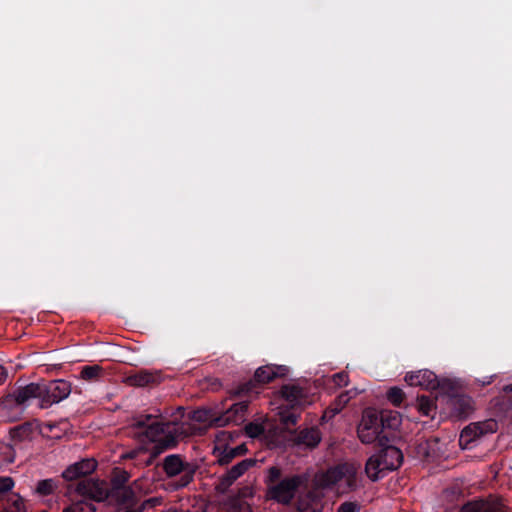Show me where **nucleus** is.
<instances>
[{"instance_id":"f257e3e1","label":"nucleus","mask_w":512,"mask_h":512,"mask_svg":"<svg viewBox=\"0 0 512 512\" xmlns=\"http://www.w3.org/2000/svg\"><path fill=\"white\" fill-rule=\"evenodd\" d=\"M133 428L139 446L125 457L135 460L137 465L150 466L160 454L175 448L182 435L177 423L152 414L135 417Z\"/></svg>"},{"instance_id":"f03ea898","label":"nucleus","mask_w":512,"mask_h":512,"mask_svg":"<svg viewBox=\"0 0 512 512\" xmlns=\"http://www.w3.org/2000/svg\"><path fill=\"white\" fill-rule=\"evenodd\" d=\"M306 478L300 474H283L279 466H270L264 476L266 498L281 505H290Z\"/></svg>"},{"instance_id":"7ed1b4c3","label":"nucleus","mask_w":512,"mask_h":512,"mask_svg":"<svg viewBox=\"0 0 512 512\" xmlns=\"http://www.w3.org/2000/svg\"><path fill=\"white\" fill-rule=\"evenodd\" d=\"M97 468V462L92 458L82 459L68 466L62 477L66 481L81 479L76 485V492L93 501L101 502L107 498L106 489L96 480L86 478Z\"/></svg>"},{"instance_id":"20e7f679","label":"nucleus","mask_w":512,"mask_h":512,"mask_svg":"<svg viewBox=\"0 0 512 512\" xmlns=\"http://www.w3.org/2000/svg\"><path fill=\"white\" fill-rule=\"evenodd\" d=\"M97 468V462L92 458L82 459L68 466L62 477L66 481L81 479L76 485V492L93 501L101 502L107 498L106 489L96 480L86 478Z\"/></svg>"},{"instance_id":"39448f33","label":"nucleus","mask_w":512,"mask_h":512,"mask_svg":"<svg viewBox=\"0 0 512 512\" xmlns=\"http://www.w3.org/2000/svg\"><path fill=\"white\" fill-rule=\"evenodd\" d=\"M379 447L378 453L370 456L365 464V473L373 482L384 477L385 472L398 469L403 463L404 456L399 448L389 445L388 441H383Z\"/></svg>"},{"instance_id":"423d86ee","label":"nucleus","mask_w":512,"mask_h":512,"mask_svg":"<svg viewBox=\"0 0 512 512\" xmlns=\"http://www.w3.org/2000/svg\"><path fill=\"white\" fill-rule=\"evenodd\" d=\"M33 398L39 399V408L48 409L66 399L72 390L71 383L64 379L29 383Z\"/></svg>"},{"instance_id":"0eeeda50","label":"nucleus","mask_w":512,"mask_h":512,"mask_svg":"<svg viewBox=\"0 0 512 512\" xmlns=\"http://www.w3.org/2000/svg\"><path fill=\"white\" fill-rule=\"evenodd\" d=\"M286 368L284 366L265 365L259 367L254 377L244 383L237 385L231 391V395L235 398L252 397L260 393L262 385L272 382L280 375H284Z\"/></svg>"},{"instance_id":"6e6552de","label":"nucleus","mask_w":512,"mask_h":512,"mask_svg":"<svg viewBox=\"0 0 512 512\" xmlns=\"http://www.w3.org/2000/svg\"><path fill=\"white\" fill-rule=\"evenodd\" d=\"M162 468L168 478L179 476L172 485L175 490L187 487L198 469L197 464L187 462L180 454H171L164 458Z\"/></svg>"},{"instance_id":"1a4fd4ad","label":"nucleus","mask_w":512,"mask_h":512,"mask_svg":"<svg viewBox=\"0 0 512 512\" xmlns=\"http://www.w3.org/2000/svg\"><path fill=\"white\" fill-rule=\"evenodd\" d=\"M30 384L19 386L0 398V413L10 421L19 419L33 398Z\"/></svg>"},{"instance_id":"9d476101","label":"nucleus","mask_w":512,"mask_h":512,"mask_svg":"<svg viewBox=\"0 0 512 512\" xmlns=\"http://www.w3.org/2000/svg\"><path fill=\"white\" fill-rule=\"evenodd\" d=\"M357 434L360 441L365 444L377 442L379 446L383 444V441H389V436L383 434L380 428L377 411L371 408L364 410L361 422L357 428Z\"/></svg>"},{"instance_id":"9b49d317","label":"nucleus","mask_w":512,"mask_h":512,"mask_svg":"<svg viewBox=\"0 0 512 512\" xmlns=\"http://www.w3.org/2000/svg\"><path fill=\"white\" fill-rule=\"evenodd\" d=\"M257 463L256 459L246 458L227 468L225 473L218 477L215 489L220 494H225L230 487L250 468Z\"/></svg>"},{"instance_id":"f8f14e48","label":"nucleus","mask_w":512,"mask_h":512,"mask_svg":"<svg viewBox=\"0 0 512 512\" xmlns=\"http://www.w3.org/2000/svg\"><path fill=\"white\" fill-rule=\"evenodd\" d=\"M508 508L502 500L494 495L475 498L464 503L460 512H507Z\"/></svg>"},{"instance_id":"ddd939ff","label":"nucleus","mask_w":512,"mask_h":512,"mask_svg":"<svg viewBox=\"0 0 512 512\" xmlns=\"http://www.w3.org/2000/svg\"><path fill=\"white\" fill-rule=\"evenodd\" d=\"M249 401H239L231 405L226 411L218 414L216 427H224L230 424L240 425L246 421Z\"/></svg>"},{"instance_id":"4468645a","label":"nucleus","mask_w":512,"mask_h":512,"mask_svg":"<svg viewBox=\"0 0 512 512\" xmlns=\"http://www.w3.org/2000/svg\"><path fill=\"white\" fill-rule=\"evenodd\" d=\"M405 381L410 386H419L426 390H435L439 387L436 374L427 369L407 373Z\"/></svg>"},{"instance_id":"2eb2a0df","label":"nucleus","mask_w":512,"mask_h":512,"mask_svg":"<svg viewBox=\"0 0 512 512\" xmlns=\"http://www.w3.org/2000/svg\"><path fill=\"white\" fill-rule=\"evenodd\" d=\"M163 380L159 371L140 370L129 374L125 378V383L134 387H145L160 384Z\"/></svg>"},{"instance_id":"dca6fc26","label":"nucleus","mask_w":512,"mask_h":512,"mask_svg":"<svg viewBox=\"0 0 512 512\" xmlns=\"http://www.w3.org/2000/svg\"><path fill=\"white\" fill-rule=\"evenodd\" d=\"M115 498L122 512H139V500L135 492L127 486L118 487L115 490Z\"/></svg>"},{"instance_id":"f3484780","label":"nucleus","mask_w":512,"mask_h":512,"mask_svg":"<svg viewBox=\"0 0 512 512\" xmlns=\"http://www.w3.org/2000/svg\"><path fill=\"white\" fill-rule=\"evenodd\" d=\"M360 466L354 463L341 464L340 472L344 476L345 485L348 491H356L363 487V477L359 472Z\"/></svg>"},{"instance_id":"a211bd4d","label":"nucleus","mask_w":512,"mask_h":512,"mask_svg":"<svg viewBox=\"0 0 512 512\" xmlns=\"http://www.w3.org/2000/svg\"><path fill=\"white\" fill-rule=\"evenodd\" d=\"M449 406L454 416L465 419L472 410V398L464 394H455L449 398Z\"/></svg>"},{"instance_id":"6ab92c4d","label":"nucleus","mask_w":512,"mask_h":512,"mask_svg":"<svg viewBox=\"0 0 512 512\" xmlns=\"http://www.w3.org/2000/svg\"><path fill=\"white\" fill-rule=\"evenodd\" d=\"M321 441V432L316 427L305 428L294 431V442L296 445L314 449Z\"/></svg>"},{"instance_id":"aec40b11","label":"nucleus","mask_w":512,"mask_h":512,"mask_svg":"<svg viewBox=\"0 0 512 512\" xmlns=\"http://www.w3.org/2000/svg\"><path fill=\"white\" fill-rule=\"evenodd\" d=\"M247 451L246 444H240L236 447L225 446L222 450L215 449L214 455L220 466H228L235 458L245 455Z\"/></svg>"},{"instance_id":"412c9836","label":"nucleus","mask_w":512,"mask_h":512,"mask_svg":"<svg viewBox=\"0 0 512 512\" xmlns=\"http://www.w3.org/2000/svg\"><path fill=\"white\" fill-rule=\"evenodd\" d=\"M281 394L292 409L302 407L306 402V393L304 389L298 385H284L281 388Z\"/></svg>"},{"instance_id":"4be33fe9","label":"nucleus","mask_w":512,"mask_h":512,"mask_svg":"<svg viewBox=\"0 0 512 512\" xmlns=\"http://www.w3.org/2000/svg\"><path fill=\"white\" fill-rule=\"evenodd\" d=\"M480 437H482V432L479 431V427L471 423L461 431L458 441L459 446L463 450H471L477 445Z\"/></svg>"},{"instance_id":"5701e85b","label":"nucleus","mask_w":512,"mask_h":512,"mask_svg":"<svg viewBox=\"0 0 512 512\" xmlns=\"http://www.w3.org/2000/svg\"><path fill=\"white\" fill-rule=\"evenodd\" d=\"M36 428L35 421H26L20 425L14 426L9 430L11 440L16 444L32 439Z\"/></svg>"},{"instance_id":"b1692460","label":"nucleus","mask_w":512,"mask_h":512,"mask_svg":"<svg viewBox=\"0 0 512 512\" xmlns=\"http://www.w3.org/2000/svg\"><path fill=\"white\" fill-rule=\"evenodd\" d=\"M377 418L383 434H387V430H396L400 425V416L397 412L383 410L377 412Z\"/></svg>"},{"instance_id":"393cba45","label":"nucleus","mask_w":512,"mask_h":512,"mask_svg":"<svg viewBox=\"0 0 512 512\" xmlns=\"http://www.w3.org/2000/svg\"><path fill=\"white\" fill-rule=\"evenodd\" d=\"M218 414L211 409L200 408L192 412L191 419L195 422L216 427Z\"/></svg>"},{"instance_id":"a878e982","label":"nucleus","mask_w":512,"mask_h":512,"mask_svg":"<svg viewBox=\"0 0 512 512\" xmlns=\"http://www.w3.org/2000/svg\"><path fill=\"white\" fill-rule=\"evenodd\" d=\"M103 376V368L99 365L83 366L80 378L88 382H96Z\"/></svg>"},{"instance_id":"bb28decb","label":"nucleus","mask_w":512,"mask_h":512,"mask_svg":"<svg viewBox=\"0 0 512 512\" xmlns=\"http://www.w3.org/2000/svg\"><path fill=\"white\" fill-rule=\"evenodd\" d=\"M322 509L321 501L315 496H309L306 500L300 501L298 504L299 512H322Z\"/></svg>"},{"instance_id":"cd10ccee","label":"nucleus","mask_w":512,"mask_h":512,"mask_svg":"<svg viewBox=\"0 0 512 512\" xmlns=\"http://www.w3.org/2000/svg\"><path fill=\"white\" fill-rule=\"evenodd\" d=\"M418 410L424 416H430L436 409L435 400L426 395L417 396Z\"/></svg>"},{"instance_id":"c85d7f7f","label":"nucleus","mask_w":512,"mask_h":512,"mask_svg":"<svg viewBox=\"0 0 512 512\" xmlns=\"http://www.w3.org/2000/svg\"><path fill=\"white\" fill-rule=\"evenodd\" d=\"M88 500V498H85V500L76 501L65 508L63 512H95V506Z\"/></svg>"},{"instance_id":"c756f323","label":"nucleus","mask_w":512,"mask_h":512,"mask_svg":"<svg viewBox=\"0 0 512 512\" xmlns=\"http://www.w3.org/2000/svg\"><path fill=\"white\" fill-rule=\"evenodd\" d=\"M56 483L53 479L40 480L36 486V492L42 496H48L56 489Z\"/></svg>"},{"instance_id":"7c9ffc66","label":"nucleus","mask_w":512,"mask_h":512,"mask_svg":"<svg viewBox=\"0 0 512 512\" xmlns=\"http://www.w3.org/2000/svg\"><path fill=\"white\" fill-rule=\"evenodd\" d=\"M227 506H228V510L229 512H250L251 509H250V505L242 500V499H238V498H231L228 503H227Z\"/></svg>"},{"instance_id":"2f4dec72","label":"nucleus","mask_w":512,"mask_h":512,"mask_svg":"<svg viewBox=\"0 0 512 512\" xmlns=\"http://www.w3.org/2000/svg\"><path fill=\"white\" fill-rule=\"evenodd\" d=\"M405 394L399 387H391L387 391V399L396 407H400L403 400H404Z\"/></svg>"},{"instance_id":"473e14b6","label":"nucleus","mask_w":512,"mask_h":512,"mask_svg":"<svg viewBox=\"0 0 512 512\" xmlns=\"http://www.w3.org/2000/svg\"><path fill=\"white\" fill-rule=\"evenodd\" d=\"M475 426L479 427V431L482 432V436L488 433H494L498 429V423L494 419H488L483 422L474 423Z\"/></svg>"},{"instance_id":"72a5a7b5","label":"nucleus","mask_w":512,"mask_h":512,"mask_svg":"<svg viewBox=\"0 0 512 512\" xmlns=\"http://www.w3.org/2000/svg\"><path fill=\"white\" fill-rule=\"evenodd\" d=\"M245 432L250 438H257L264 433V427L259 423L249 422L245 425Z\"/></svg>"},{"instance_id":"f704fd0d","label":"nucleus","mask_w":512,"mask_h":512,"mask_svg":"<svg viewBox=\"0 0 512 512\" xmlns=\"http://www.w3.org/2000/svg\"><path fill=\"white\" fill-rule=\"evenodd\" d=\"M299 419V413L295 410L281 413V422L286 426H294Z\"/></svg>"},{"instance_id":"c9c22d12","label":"nucleus","mask_w":512,"mask_h":512,"mask_svg":"<svg viewBox=\"0 0 512 512\" xmlns=\"http://www.w3.org/2000/svg\"><path fill=\"white\" fill-rule=\"evenodd\" d=\"M361 504L357 501H345L339 505L337 512H360Z\"/></svg>"},{"instance_id":"e433bc0d","label":"nucleus","mask_w":512,"mask_h":512,"mask_svg":"<svg viewBox=\"0 0 512 512\" xmlns=\"http://www.w3.org/2000/svg\"><path fill=\"white\" fill-rule=\"evenodd\" d=\"M349 392L341 393L334 401L335 407L333 408V414L339 413L349 402Z\"/></svg>"},{"instance_id":"4c0bfd02","label":"nucleus","mask_w":512,"mask_h":512,"mask_svg":"<svg viewBox=\"0 0 512 512\" xmlns=\"http://www.w3.org/2000/svg\"><path fill=\"white\" fill-rule=\"evenodd\" d=\"M348 374L344 371L342 372H338V373H335L333 376H332V381L333 383L336 385V386H345L348 384Z\"/></svg>"},{"instance_id":"58836bf2","label":"nucleus","mask_w":512,"mask_h":512,"mask_svg":"<svg viewBox=\"0 0 512 512\" xmlns=\"http://www.w3.org/2000/svg\"><path fill=\"white\" fill-rule=\"evenodd\" d=\"M254 496V489L251 486H243L239 489L238 494L235 498L242 499L245 501V499L252 498Z\"/></svg>"},{"instance_id":"ea45409f","label":"nucleus","mask_w":512,"mask_h":512,"mask_svg":"<svg viewBox=\"0 0 512 512\" xmlns=\"http://www.w3.org/2000/svg\"><path fill=\"white\" fill-rule=\"evenodd\" d=\"M341 464L329 470L328 477L333 483H337L339 481L344 480V476H342L341 472Z\"/></svg>"},{"instance_id":"a19ab883","label":"nucleus","mask_w":512,"mask_h":512,"mask_svg":"<svg viewBox=\"0 0 512 512\" xmlns=\"http://www.w3.org/2000/svg\"><path fill=\"white\" fill-rule=\"evenodd\" d=\"M14 486V482L10 477H0V493L10 491Z\"/></svg>"},{"instance_id":"79ce46f5","label":"nucleus","mask_w":512,"mask_h":512,"mask_svg":"<svg viewBox=\"0 0 512 512\" xmlns=\"http://www.w3.org/2000/svg\"><path fill=\"white\" fill-rule=\"evenodd\" d=\"M161 504V498L152 497L145 500L142 504H139L140 511L142 512L146 507L153 508Z\"/></svg>"},{"instance_id":"37998d69","label":"nucleus","mask_w":512,"mask_h":512,"mask_svg":"<svg viewBox=\"0 0 512 512\" xmlns=\"http://www.w3.org/2000/svg\"><path fill=\"white\" fill-rule=\"evenodd\" d=\"M8 378V370L0 364V386L5 383Z\"/></svg>"},{"instance_id":"c03bdc74","label":"nucleus","mask_w":512,"mask_h":512,"mask_svg":"<svg viewBox=\"0 0 512 512\" xmlns=\"http://www.w3.org/2000/svg\"><path fill=\"white\" fill-rule=\"evenodd\" d=\"M503 391L506 393V394H512V383L511 384H508V385H505L503 387Z\"/></svg>"},{"instance_id":"a18cd8bd","label":"nucleus","mask_w":512,"mask_h":512,"mask_svg":"<svg viewBox=\"0 0 512 512\" xmlns=\"http://www.w3.org/2000/svg\"><path fill=\"white\" fill-rule=\"evenodd\" d=\"M23 506H24V504H23L22 500L15 501V507H16L17 511H20L21 507H23Z\"/></svg>"},{"instance_id":"49530a36","label":"nucleus","mask_w":512,"mask_h":512,"mask_svg":"<svg viewBox=\"0 0 512 512\" xmlns=\"http://www.w3.org/2000/svg\"><path fill=\"white\" fill-rule=\"evenodd\" d=\"M510 468L512 469V464L510 465Z\"/></svg>"}]
</instances>
